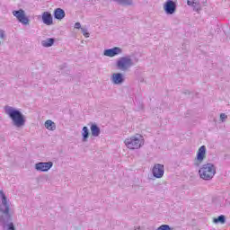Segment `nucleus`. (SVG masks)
<instances>
[{"mask_svg": "<svg viewBox=\"0 0 230 230\" xmlns=\"http://www.w3.org/2000/svg\"><path fill=\"white\" fill-rule=\"evenodd\" d=\"M75 30H82V24H80V22H75Z\"/></svg>", "mask_w": 230, "mask_h": 230, "instance_id": "25", "label": "nucleus"}, {"mask_svg": "<svg viewBox=\"0 0 230 230\" xmlns=\"http://www.w3.org/2000/svg\"><path fill=\"white\" fill-rule=\"evenodd\" d=\"M6 37V34H4V31L0 30V39H4Z\"/></svg>", "mask_w": 230, "mask_h": 230, "instance_id": "26", "label": "nucleus"}, {"mask_svg": "<svg viewBox=\"0 0 230 230\" xmlns=\"http://www.w3.org/2000/svg\"><path fill=\"white\" fill-rule=\"evenodd\" d=\"M45 128H47V130L53 131L57 129V125L55 124V122H53V120L48 119L47 121H45Z\"/></svg>", "mask_w": 230, "mask_h": 230, "instance_id": "17", "label": "nucleus"}, {"mask_svg": "<svg viewBox=\"0 0 230 230\" xmlns=\"http://www.w3.org/2000/svg\"><path fill=\"white\" fill-rule=\"evenodd\" d=\"M216 173L217 168L215 167V164L211 163L203 164L199 171V177L200 179H203V181H211Z\"/></svg>", "mask_w": 230, "mask_h": 230, "instance_id": "3", "label": "nucleus"}, {"mask_svg": "<svg viewBox=\"0 0 230 230\" xmlns=\"http://www.w3.org/2000/svg\"><path fill=\"white\" fill-rule=\"evenodd\" d=\"M54 17H55V19H58V21H62V19H64V17H66V12L64 11V9L57 8L54 11Z\"/></svg>", "mask_w": 230, "mask_h": 230, "instance_id": "15", "label": "nucleus"}, {"mask_svg": "<svg viewBox=\"0 0 230 230\" xmlns=\"http://www.w3.org/2000/svg\"><path fill=\"white\" fill-rule=\"evenodd\" d=\"M206 146H201L197 153V156L194 160V166H199V164H202L204 160L206 159Z\"/></svg>", "mask_w": 230, "mask_h": 230, "instance_id": "6", "label": "nucleus"}, {"mask_svg": "<svg viewBox=\"0 0 230 230\" xmlns=\"http://www.w3.org/2000/svg\"><path fill=\"white\" fill-rule=\"evenodd\" d=\"M118 4H122V6H132L134 4V0H113Z\"/></svg>", "mask_w": 230, "mask_h": 230, "instance_id": "20", "label": "nucleus"}, {"mask_svg": "<svg viewBox=\"0 0 230 230\" xmlns=\"http://www.w3.org/2000/svg\"><path fill=\"white\" fill-rule=\"evenodd\" d=\"M81 31H82V33H83V35H84V37H85L86 39H89V32H87V29H85V28H81Z\"/></svg>", "mask_w": 230, "mask_h": 230, "instance_id": "23", "label": "nucleus"}, {"mask_svg": "<svg viewBox=\"0 0 230 230\" xmlns=\"http://www.w3.org/2000/svg\"><path fill=\"white\" fill-rule=\"evenodd\" d=\"M0 199H2V204L4 207L3 213L5 217L10 218V205H8V199H6V195H4V192L2 190H0Z\"/></svg>", "mask_w": 230, "mask_h": 230, "instance_id": "10", "label": "nucleus"}, {"mask_svg": "<svg viewBox=\"0 0 230 230\" xmlns=\"http://www.w3.org/2000/svg\"><path fill=\"white\" fill-rule=\"evenodd\" d=\"M164 10L167 15H173L177 12V3L172 0H167L164 4Z\"/></svg>", "mask_w": 230, "mask_h": 230, "instance_id": "7", "label": "nucleus"}, {"mask_svg": "<svg viewBox=\"0 0 230 230\" xmlns=\"http://www.w3.org/2000/svg\"><path fill=\"white\" fill-rule=\"evenodd\" d=\"M6 230H15V226H13V223L9 222L5 225Z\"/></svg>", "mask_w": 230, "mask_h": 230, "instance_id": "22", "label": "nucleus"}, {"mask_svg": "<svg viewBox=\"0 0 230 230\" xmlns=\"http://www.w3.org/2000/svg\"><path fill=\"white\" fill-rule=\"evenodd\" d=\"M122 53L123 50L119 47H114L112 49H108L103 51L104 57H110L111 58H112V57L121 55Z\"/></svg>", "mask_w": 230, "mask_h": 230, "instance_id": "11", "label": "nucleus"}, {"mask_svg": "<svg viewBox=\"0 0 230 230\" xmlns=\"http://www.w3.org/2000/svg\"><path fill=\"white\" fill-rule=\"evenodd\" d=\"M42 22L46 24V26L53 25V16L49 12H44L41 15Z\"/></svg>", "mask_w": 230, "mask_h": 230, "instance_id": "13", "label": "nucleus"}, {"mask_svg": "<svg viewBox=\"0 0 230 230\" xmlns=\"http://www.w3.org/2000/svg\"><path fill=\"white\" fill-rule=\"evenodd\" d=\"M152 173L155 179H161L164 175V165L155 164L152 169Z\"/></svg>", "mask_w": 230, "mask_h": 230, "instance_id": "8", "label": "nucleus"}, {"mask_svg": "<svg viewBox=\"0 0 230 230\" xmlns=\"http://www.w3.org/2000/svg\"><path fill=\"white\" fill-rule=\"evenodd\" d=\"M134 230H139V228H135Z\"/></svg>", "mask_w": 230, "mask_h": 230, "instance_id": "27", "label": "nucleus"}, {"mask_svg": "<svg viewBox=\"0 0 230 230\" xmlns=\"http://www.w3.org/2000/svg\"><path fill=\"white\" fill-rule=\"evenodd\" d=\"M111 82L114 85H121L125 82V76L122 73H113L111 76Z\"/></svg>", "mask_w": 230, "mask_h": 230, "instance_id": "12", "label": "nucleus"}, {"mask_svg": "<svg viewBox=\"0 0 230 230\" xmlns=\"http://www.w3.org/2000/svg\"><path fill=\"white\" fill-rule=\"evenodd\" d=\"M90 130H91V134H92L93 137H98L102 132L100 130V128L96 124H92Z\"/></svg>", "mask_w": 230, "mask_h": 230, "instance_id": "16", "label": "nucleus"}, {"mask_svg": "<svg viewBox=\"0 0 230 230\" xmlns=\"http://www.w3.org/2000/svg\"><path fill=\"white\" fill-rule=\"evenodd\" d=\"M124 144L129 150H139L145 145V138L140 134H136L124 140Z\"/></svg>", "mask_w": 230, "mask_h": 230, "instance_id": "2", "label": "nucleus"}, {"mask_svg": "<svg viewBox=\"0 0 230 230\" xmlns=\"http://www.w3.org/2000/svg\"><path fill=\"white\" fill-rule=\"evenodd\" d=\"M187 4L189 6H192L195 12H200V10H202V6L200 5V1L199 0H188Z\"/></svg>", "mask_w": 230, "mask_h": 230, "instance_id": "14", "label": "nucleus"}, {"mask_svg": "<svg viewBox=\"0 0 230 230\" xmlns=\"http://www.w3.org/2000/svg\"><path fill=\"white\" fill-rule=\"evenodd\" d=\"M226 119H227V115L226 113H221L220 114V121H222V123H224L226 121Z\"/></svg>", "mask_w": 230, "mask_h": 230, "instance_id": "24", "label": "nucleus"}, {"mask_svg": "<svg viewBox=\"0 0 230 230\" xmlns=\"http://www.w3.org/2000/svg\"><path fill=\"white\" fill-rule=\"evenodd\" d=\"M82 141L83 143H87V139H89V128L84 127L82 129Z\"/></svg>", "mask_w": 230, "mask_h": 230, "instance_id": "18", "label": "nucleus"}, {"mask_svg": "<svg viewBox=\"0 0 230 230\" xmlns=\"http://www.w3.org/2000/svg\"><path fill=\"white\" fill-rule=\"evenodd\" d=\"M13 15L24 26L30 24V19L26 17V12L24 10L19 9L18 11H13Z\"/></svg>", "mask_w": 230, "mask_h": 230, "instance_id": "5", "label": "nucleus"}, {"mask_svg": "<svg viewBox=\"0 0 230 230\" xmlns=\"http://www.w3.org/2000/svg\"><path fill=\"white\" fill-rule=\"evenodd\" d=\"M214 224H226V216L221 215L213 219Z\"/></svg>", "mask_w": 230, "mask_h": 230, "instance_id": "21", "label": "nucleus"}, {"mask_svg": "<svg viewBox=\"0 0 230 230\" xmlns=\"http://www.w3.org/2000/svg\"><path fill=\"white\" fill-rule=\"evenodd\" d=\"M53 44H55V39L53 38H49L41 41V45L43 46V48H51Z\"/></svg>", "mask_w": 230, "mask_h": 230, "instance_id": "19", "label": "nucleus"}, {"mask_svg": "<svg viewBox=\"0 0 230 230\" xmlns=\"http://www.w3.org/2000/svg\"><path fill=\"white\" fill-rule=\"evenodd\" d=\"M4 112L5 114H7V116H9V118L12 119L13 125H14V127H17L19 128L21 127H24V125L26 124L24 115H22V113L19 110L12 106H5Z\"/></svg>", "mask_w": 230, "mask_h": 230, "instance_id": "1", "label": "nucleus"}, {"mask_svg": "<svg viewBox=\"0 0 230 230\" xmlns=\"http://www.w3.org/2000/svg\"><path fill=\"white\" fill-rule=\"evenodd\" d=\"M117 69L119 71H129L131 67H134L135 63L134 59L130 56L120 57L117 59L115 64Z\"/></svg>", "mask_w": 230, "mask_h": 230, "instance_id": "4", "label": "nucleus"}, {"mask_svg": "<svg viewBox=\"0 0 230 230\" xmlns=\"http://www.w3.org/2000/svg\"><path fill=\"white\" fill-rule=\"evenodd\" d=\"M53 168V162H40L35 164L37 172H49Z\"/></svg>", "mask_w": 230, "mask_h": 230, "instance_id": "9", "label": "nucleus"}]
</instances>
